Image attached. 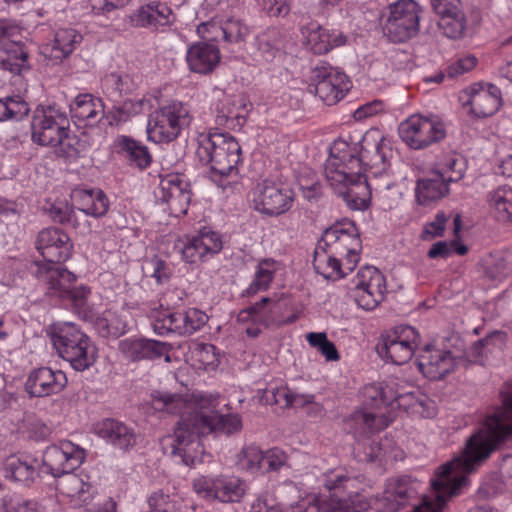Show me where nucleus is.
Segmentation results:
<instances>
[{"mask_svg": "<svg viewBox=\"0 0 512 512\" xmlns=\"http://www.w3.org/2000/svg\"><path fill=\"white\" fill-rule=\"evenodd\" d=\"M152 406L159 411L170 414L181 413L174 430L171 444V454L178 457L186 466H195L203 461V447L199 437L210 433L231 435L242 428V421L238 414H219L214 400L202 399L195 408L187 406L181 396L168 392L156 391L152 393Z\"/></svg>", "mask_w": 512, "mask_h": 512, "instance_id": "1", "label": "nucleus"}, {"mask_svg": "<svg viewBox=\"0 0 512 512\" xmlns=\"http://www.w3.org/2000/svg\"><path fill=\"white\" fill-rule=\"evenodd\" d=\"M368 144V137L365 136L358 154L346 142H336L325 163L328 183L352 210H365L369 206L370 191L363 166L384 165L390 151L382 140L374 141L373 151L368 149Z\"/></svg>", "mask_w": 512, "mask_h": 512, "instance_id": "2", "label": "nucleus"}, {"mask_svg": "<svg viewBox=\"0 0 512 512\" xmlns=\"http://www.w3.org/2000/svg\"><path fill=\"white\" fill-rule=\"evenodd\" d=\"M241 155L240 144L228 133L210 131L198 137L196 156L200 162L209 165L214 174H237Z\"/></svg>", "mask_w": 512, "mask_h": 512, "instance_id": "3", "label": "nucleus"}, {"mask_svg": "<svg viewBox=\"0 0 512 512\" xmlns=\"http://www.w3.org/2000/svg\"><path fill=\"white\" fill-rule=\"evenodd\" d=\"M51 340L59 356L75 371H85L96 361V347L73 323L67 322L55 328Z\"/></svg>", "mask_w": 512, "mask_h": 512, "instance_id": "4", "label": "nucleus"}, {"mask_svg": "<svg viewBox=\"0 0 512 512\" xmlns=\"http://www.w3.org/2000/svg\"><path fill=\"white\" fill-rule=\"evenodd\" d=\"M36 277L45 285L46 294L69 300L76 308H84L90 290L84 286L75 287L76 276L59 264H38Z\"/></svg>", "mask_w": 512, "mask_h": 512, "instance_id": "5", "label": "nucleus"}, {"mask_svg": "<svg viewBox=\"0 0 512 512\" xmlns=\"http://www.w3.org/2000/svg\"><path fill=\"white\" fill-rule=\"evenodd\" d=\"M318 243L333 255L344 258V269L348 272L357 266L362 244L352 221L344 220L327 228Z\"/></svg>", "mask_w": 512, "mask_h": 512, "instance_id": "6", "label": "nucleus"}, {"mask_svg": "<svg viewBox=\"0 0 512 512\" xmlns=\"http://www.w3.org/2000/svg\"><path fill=\"white\" fill-rule=\"evenodd\" d=\"M383 31L389 41L405 43L418 35L423 12L414 0H397L388 6Z\"/></svg>", "mask_w": 512, "mask_h": 512, "instance_id": "7", "label": "nucleus"}, {"mask_svg": "<svg viewBox=\"0 0 512 512\" xmlns=\"http://www.w3.org/2000/svg\"><path fill=\"white\" fill-rule=\"evenodd\" d=\"M191 115L186 105L174 102L151 114L147 134L155 143H169L175 140L183 127L191 122Z\"/></svg>", "mask_w": 512, "mask_h": 512, "instance_id": "8", "label": "nucleus"}, {"mask_svg": "<svg viewBox=\"0 0 512 512\" xmlns=\"http://www.w3.org/2000/svg\"><path fill=\"white\" fill-rule=\"evenodd\" d=\"M193 489L207 500L236 503L245 495L246 483L236 476H201L193 481Z\"/></svg>", "mask_w": 512, "mask_h": 512, "instance_id": "9", "label": "nucleus"}, {"mask_svg": "<svg viewBox=\"0 0 512 512\" xmlns=\"http://www.w3.org/2000/svg\"><path fill=\"white\" fill-rule=\"evenodd\" d=\"M323 484L327 490L333 491L331 497L343 512H349L350 509L358 512L368 507L367 501L359 492L361 481L358 477L349 476L343 471H335L325 476Z\"/></svg>", "mask_w": 512, "mask_h": 512, "instance_id": "10", "label": "nucleus"}, {"mask_svg": "<svg viewBox=\"0 0 512 512\" xmlns=\"http://www.w3.org/2000/svg\"><path fill=\"white\" fill-rule=\"evenodd\" d=\"M295 199L294 191L270 180L259 183L254 192L255 209L263 215L279 216L289 211Z\"/></svg>", "mask_w": 512, "mask_h": 512, "instance_id": "11", "label": "nucleus"}, {"mask_svg": "<svg viewBox=\"0 0 512 512\" xmlns=\"http://www.w3.org/2000/svg\"><path fill=\"white\" fill-rule=\"evenodd\" d=\"M399 134L413 149H423L446 136L444 125L431 118L412 115L399 126Z\"/></svg>", "mask_w": 512, "mask_h": 512, "instance_id": "12", "label": "nucleus"}, {"mask_svg": "<svg viewBox=\"0 0 512 512\" xmlns=\"http://www.w3.org/2000/svg\"><path fill=\"white\" fill-rule=\"evenodd\" d=\"M418 333L411 326H399L382 336L377 345L380 357L396 365L407 363L417 346Z\"/></svg>", "mask_w": 512, "mask_h": 512, "instance_id": "13", "label": "nucleus"}, {"mask_svg": "<svg viewBox=\"0 0 512 512\" xmlns=\"http://www.w3.org/2000/svg\"><path fill=\"white\" fill-rule=\"evenodd\" d=\"M68 126L66 114L54 106L37 109L31 121L32 140L41 146H55Z\"/></svg>", "mask_w": 512, "mask_h": 512, "instance_id": "14", "label": "nucleus"}, {"mask_svg": "<svg viewBox=\"0 0 512 512\" xmlns=\"http://www.w3.org/2000/svg\"><path fill=\"white\" fill-rule=\"evenodd\" d=\"M312 84L315 94L327 105H334L350 89L346 74L328 64L317 66L312 71Z\"/></svg>", "mask_w": 512, "mask_h": 512, "instance_id": "15", "label": "nucleus"}, {"mask_svg": "<svg viewBox=\"0 0 512 512\" xmlns=\"http://www.w3.org/2000/svg\"><path fill=\"white\" fill-rule=\"evenodd\" d=\"M357 277L359 280L350 291L351 297L364 310H373L385 298V278L375 267L361 269Z\"/></svg>", "mask_w": 512, "mask_h": 512, "instance_id": "16", "label": "nucleus"}, {"mask_svg": "<svg viewBox=\"0 0 512 512\" xmlns=\"http://www.w3.org/2000/svg\"><path fill=\"white\" fill-rule=\"evenodd\" d=\"M85 459V452L70 441L51 445L43 453L44 472L60 477L78 468Z\"/></svg>", "mask_w": 512, "mask_h": 512, "instance_id": "17", "label": "nucleus"}, {"mask_svg": "<svg viewBox=\"0 0 512 512\" xmlns=\"http://www.w3.org/2000/svg\"><path fill=\"white\" fill-rule=\"evenodd\" d=\"M157 199L166 203L171 214H186L191 201L189 183L181 174H167L159 183Z\"/></svg>", "mask_w": 512, "mask_h": 512, "instance_id": "18", "label": "nucleus"}, {"mask_svg": "<svg viewBox=\"0 0 512 512\" xmlns=\"http://www.w3.org/2000/svg\"><path fill=\"white\" fill-rule=\"evenodd\" d=\"M35 247L46 264H59L70 258L73 245L65 232L50 227L38 233Z\"/></svg>", "mask_w": 512, "mask_h": 512, "instance_id": "19", "label": "nucleus"}, {"mask_svg": "<svg viewBox=\"0 0 512 512\" xmlns=\"http://www.w3.org/2000/svg\"><path fill=\"white\" fill-rule=\"evenodd\" d=\"M459 361L448 350L426 345L418 357V368L423 375L433 381L441 380L451 373Z\"/></svg>", "mask_w": 512, "mask_h": 512, "instance_id": "20", "label": "nucleus"}, {"mask_svg": "<svg viewBox=\"0 0 512 512\" xmlns=\"http://www.w3.org/2000/svg\"><path fill=\"white\" fill-rule=\"evenodd\" d=\"M222 248L223 242L220 235L204 228L197 235L187 238L180 250L183 259L193 264L206 261L209 257L218 254Z\"/></svg>", "mask_w": 512, "mask_h": 512, "instance_id": "21", "label": "nucleus"}, {"mask_svg": "<svg viewBox=\"0 0 512 512\" xmlns=\"http://www.w3.org/2000/svg\"><path fill=\"white\" fill-rule=\"evenodd\" d=\"M175 22L172 9L162 2L152 1L139 6L129 15V23L136 28L164 30Z\"/></svg>", "mask_w": 512, "mask_h": 512, "instance_id": "22", "label": "nucleus"}, {"mask_svg": "<svg viewBox=\"0 0 512 512\" xmlns=\"http://www.w3.org/2000/svg\"><path fill=\"white\" fill-rule=\"evenodd\" d=\"M250 106L242 95L223 94L215 106L216 124L230 129L241 128L246 122Z\"/></svg>", "mask_w": 512, "mask_h": 512, "instance_id": "23", "label": "nucleus"}, {"mask_svg": "<svg viewBox=\"0 0 512 512\" xmlns=\"http://www.w3.org/2000/svg\"><path fill=\"white\" fill-rule=\"evenodd\" d=\"M119 350L125 358L131 361L153 360L165 357V361L169 362L171 345L166 342L145 338H127L119 342Z\"/></svg>", "mask_w": 512, "mask_h": 512, "instance_id": "24", "label": "nucleus"}, {"mask_svg": "<svg viewBox=\"0 0 512 512\" xmlns=\"http://www.w3.org/2000/svg\"><path fill=\"white\" fill-rule=\"evenodd\" d=\"M66 385L67 377L64 372L41 367L30 373L25 389L32 397H45L59 393Z\"/></svg>", "mask_w": 512, "mask_h": 512, "instance_id": "25", "label": "nucleus"}, {"mask_svg": "<svg viewBox=\"0 0 512 512\" xmlns=\"http://www.w3.org/2000/svg\"><path fill=\"white\" fill-rule=\"evenodd\" d=\"M469 95L467 104L478 118L494 115L501 106V92L493 84H474L466 89Z\"/></svg>", "mask_w": 512, "mask_h": 512, "instance_id": "26", "label": "nucleus"}, {"mask_svg": "<svg viewBox=\"0 0 512 512\" xmlns=\"http://www.w3.org/2000/svg\"><path fill=\"white\" fill-rule=\"evenodd\" d=\"M93 430L99 438L123 451L131 449L137 443L134 429L116 419H103L94 425Z\"/></svg>", "mask_w": 512, "mask_h": 512, "instance_id": "27", "label": "nucleus"}, {"mask_svg": "<svg viewBox=\"0 0 512 512\" xmlns=\"http://www.w3.org/2000/svg\"><path fill=\"white\" fill-rule=\"evenodd\" d=\"M392 419L385 413H378L367 409L352 412L345 420L346 429L355 437L366 436L386 428Z\"/></svg>", "mask_w": 512, "mask_h": 512, "instance_id": "28", "label": "nucleus"}, {"mask_svg": "<svg viewBox=\"0 0 512 512\" xmlns=\"http://www.w3.org/2000/svg\"><path fill=\"white\" fill-rule=\"evenodd\" d=\"M186 60L192 72L206 75L219 65L221 53L216 44L197 42L188 48Z\"/></svg>", "mask_w": 512, "mask_h": 512, "instance_id": "29", "label": "nucleus"}, {"mask_svg": "<svg viewBox=\"0 0 512 512\" xmlns=\"http://www.w3.org/2000/svg\"><path fill=\"white\" fill-rule=\"evenodd\" d=\"M82 40V35L73 28H62L56 31L54 40L42 47L41 53L53 64L60 63L68 57Z\"/></svg>", "mask_w": 512, "mask_h": 512, "instance_id": "30", "label": "nucleus"}, {"mask_svg": "<svg viewBox=\"0 0 512 512\" xmlns=\"http://www.w3.org/2000/svg\"><path fill=\"white\" fill-rule=\"evenodd\" d=\"M77 209L92 217H102L109 208V200L100 189H77L72 193Z\"/></svg>", "mask_w": 512, "mask_h": 512, "instance_id": "31", "label": "nucleus"}, {"mask_svg": "<svg viewBox=\"0 0 512 512\" xmlns=\"http://www.w3.org/2000/svg\"><path fill=\"white\" fill-rule=\"evenodd\" d=\"M253 45L260 60L271 62L284 48V35L278 27L271 26L255 36Z\"/></svg>", "mask_w": 512, "mask_h": 512, "instance_id": "32", "label": "nucleus"}, {"mask_svg": "<svg viewBox=\"0 0 512 512\" xmlns=\"http://www.w3.org/2000/svg\"><path fill=\"white\" fill-rule=\"evenodd\" d=\"M415 482L410 477L402 476L390 481L384 491L388 509L396 511L416 497Z\"/></svg>", "mask_w": 512, "mask_h": 512, "instance_id": "33", "label": "nucleus"}, {"mask_svg": "<svg viewBox=\"0 0 512 512\" xmlns=\"http://www.w3.org/2000/svg\"><path fill=\"white\" fill-rule=\"evenodd\" d=\"M449 183L433 170L430 176L417 180L415 189L417 202L427 205L445 197L449 193Z\"/></svg>", "mask_w": 512, "mask_h": 512, "instance_id": "34", "label": "nucleus"}, {"mask_svg": "<svg viewBox=\"0 0 512 512\" xmlns=\"http://www.w3.org/2000/svg\"><path fill=\"white\" fill-rule=\"evenodd\" d=\"M58 482L57 488L63 495L71 499L74 506L86 505L92 499V487L82 477L72 472L63 475Z\"/></svg>", "mask_w": 512, "mask_h": 512, "instance_id": "35", "label": "nucleus"}, {"mask_svg": "<svg viewBox=\"0 0 512 512\" xmlns=\"http://www.w3.org/2000/svg\"><path fill=\"white\" fill-rule=\"evenodd\" d=\"M312 264L316 273L325 279L337 280L347 274L342 268L341 258L321 247L320 243H317L315 248Z\"/></svg>", "mask_w": 512, "mask_h": 512, "instance_id": "36", "label": "nucleus"}, {"mask_svg": "<svg viewBox=\"0 0 512 512\" xmlns=\"http://www.w3.org/2000/svg\"><path fill=\"white\" fill-rule=\"evenodd\" d=\"M503 341L501 332H493L490 335L474 342L458 361H466L470 364L484 365L488 359V355L493 353Z\"/></svg>", "mask_w": 512, "mask_h": 512, "instance_id": "37", "label": "nucleus"}, {"mask_svg": "<svg viewBox=\"0 0 512 512\" xmlns=\"http://www.w3.org/2000/svg\"><path fill=\"white\" fill-rule=\"evenodd\" d=\"M307 43L314 54H326L334 47L346 43V36L341 32H329L321 26L311 28L306 36Z\"/></svg>", "mask_w": 512, "mask_h": 512, "instance_id": "38", "label": "nucleus"}, {"mask_svg": "<svg viewBox=\"0 0 512 512\" xmlns=\"http://www.w3.org/2000/svg\"><path fill=\"white\" fill-rule=\"evenodd\" d=\"M103 112L101 100L91 94L78 95L70 104L71 117L78 122L93 123Z\"/></svg>", "mask_w": 512, "mask_h": 512, "instance_id": "39", "label": "nucleus"}, {"mask_svg": "<svg viewBox=\"0 0 512 512\" xmlns=\"http://www.w3.org/2000/svg\"><path fill=\"white\" fill-rule=\"evenodd\" d=\"M119 153L130 163L139 169L147 168L151 163V155L148 148L128 136H120L117 139Z\"/></svg>", "mask_w": 512, "mask_h": 512, "instance_id": "40", "label": "nucleus"}, {"mask_svg": "<svg viewBox=\"0 0 512 512\" xmlns=\"http://www.w3.org/2000/svg\"><path fill=\"white\" fill-rule=\"evenodd\" d=\"M278 269L279 265L274 259L260 260L256 266L253 281L245 290L244 295L251 297L258 292L268 290Z\"/></svg>", "mask_w": 512, "mask_h": 512, "instance_id": "41", "label": "nucleus"}, {"mask_svg": "<svg viewBox=\"0 0 512 512\" xmlns=\"http://www.w3.org/2000/svg\"><path fill=\"white\" fill-rule=\"evenodd\" d=\"M438 26L443 35L450 39H461L465 36L468 20L463 8L439 14Z\"/></svg>", "mask_w": 512, "mask_h": 512, "instance_id": "42", "label": "nucleus"}, {"mask_svg": "<svg viewBox=\"0 0 512 512\" xmlns=\"http://www.w3.org/2000/svg\"><path fill=\"white\" fill-rule=\"evenodd\" d=\"M466 161L463 156L456 153L445 154L438 158L434 171L447 182H457L464 176Z\"/></svg>", "mask_w": 512, "mask_h": 512, "instance_id": "43", "label": "nucleus"}, {"mask_svg": "<svg viewBox=\"0 0 512 512\" xmlns=\"http://www.w3.org/2000/svg\"><path fill=\"white\" fill-rule=\"evenodd\" d=\"M152 327L156 334L167 335L169 333H177L182 335L184 327L181 311L172 312L168 309L154 311L151 315Z\"/></svg>", "mask_w": 512, "mask_h": 512, "instance_id": "44", "label": "nucleus"}, {"mask_svg": "<svg viewBox=\"0 0 512 512\" xmlns=\"http://www.w3.org/2000/svg\"><path fill=\"white\" fill-rule=\"evenodd\" d=\"M103 85L108 95L114 99L129 95L137 88L133 75L126 72H111L107 74L103 79Z\"/></svg>", "mask_w": 512, "mask_h": 512, "instance_id": "45", "label": "nucleus"}, {"mask_svg": "<svg viewBox=\"0 0 512 512\" xmlns=\"http://www.w3.org/2000/svg\"><path fill=\"white\" fill-rule=\"evenodd\" d=\"M488 202L498 221H512V188L502 187L491 192Z\"/></svg>", "mask_w": 512, "mask_h": 512, "instance_id": "46", "label": "nucleus"}, {"mask_svg": "<svg viewBox=\"0 0 512 512\" xmlns=\"http://www.w3.org/2000/svg\"><path fill=\"white\" fill-rule=\"evenodd\" d=\"M267 404L282 406H299L304 403H310L313 396L299 395L292 392L288 387H278L265 391L264 395Z\"/></svg>", "mask_w": 512, "mask_h": 512, "instance_id": "47", "label": "nucleus"}, {"mask_svg": "<svg viewBox=\"0 0 512 512\" xmlns=\"http://www.w3.org/2000/svg\"><path fill=\"white\" fill-rule=\"evenodd\" d=\"M6 477L25 485L32 483L38 476L35 461L28 462L21 459H12L6 466Z\"/></svg>", "mask_w": 512, "mask_h": 512, "instance_id": "48", "label": "nucleus"}, {"mask_svg": "<svg viewBox=\"0 0 512 512\" xmlns=\"http://www.w3.org/2000/svg\"><path fill=\"white\" fill-rule=\"evenodd\" d=\"M483 276L491 281H502L511 272V268L500 254H489L482 259Z\"/></svg>", "mask_w": 512, "mask_h": 512, "instance_id": "49", "label": "nucleus"}, {"mask_svg": "<svg viewBox=\"0 0 512 512\" xmlns=\"http://www.w3.org/2000/svg\"><path fill=\"white\" fill-rule=\"evenodd\" d=\"M263 451L255 444L244 446L237 455V465L249 473H261Z\"/></svg>", "mask_w": 512, "mask_h": 512, "instance_id": "50", "label": "nucleus"}, {"mask_svg": "<svg viewBox=\"0 0 512 512\" xmlns=\"http://www.w3.org/2000/svg\"><path fill=\"white\" fill-rule=\"evenodd\" d=\"M294 512H343L340 506L335 505L333 497L329 499L320 496H310L298 503Z\"/></svg>", "mask_w": 512, "mask_h": 512, "instance_id": "51", "label": "nucleus"}, {"mask_svg": "<svg viewBox=\"0 0 512 512\" xmlns=\"http://www.w3.org/2000/svg\"><path fill=\"white\" fill-rule=\"evenodd\" d=\"M4 512H43L37 502L18 494H8L2 499Z\"/></svg>", "mask_w": 512, "mask_h": 512, "instance_id": "52", "label": "nucleus"}, {"mask_svg": "<svg viewBox=\"0 0 512 512\" xmlns=\"http://www.w3.org/2000/svg\"><path fill=\"white\" fill-rule=\"evenodd\" d=\"M308 343L319 350L327 361H337L339 353L333 342L329 341L325 333L310 332L306 336Z\"/></svg>", "mask_w": 512, "mask_h": 512, "instance_id": "53", "label": "nucleus"}, {"mask_svg": "<svg viewBox=\"0 0 512 512\" xmlns=\"http://www.w3.org/2000/svg\"><path fill=\"white\" fill-rule=\"evenodd\" d=\"M223 40L228 43L245 41L249 35L248 26L240 19L230 18L222 24Z\"/></svg>", "mask_w": 512, "mask_h": 512, "instance_id": "54", "label": "nucleus"}, {"mask_svg": "<svg viewBox=\"0 0 512 512\" xmlns=\"http://www.w3.org/2000/svg\"><path fill=\"white\" fill-rule=\"evenodd\" d=\"M183 320L182 335H192L200 330L208 321V316L201 310L190 308L181 311Z\"/></svg>", "mask_w": 512, "mask_h": 512, "instance_id": "55", "label": "nucleus"}, {"mask_svg": "<svg viewBox=\"0 0 512 512\" xmlns=\"http://www.w3.org/2000/svg\"><path fill=\"white\" fill-rule=\"evenodd\" d=\"M378 387L380 388V395L382 396L384 407L406 405V398H413L412 392H398L394 381L378 384Z\"/></svg>", "mask_w": 512, "mask_h": 512, "instance_id": "56", "label": "nucleus"}, {"mask_svg": "<svg viewBox=\"0 0 512 512\" xmlns=\"http://www.w3.org/2000/svg\"><path fill=\"white\" fill-rule=\"evenodd\" d=\"M413 393V398H406V405H397L399 408L411 409L414 412L422 414L424 417H433L435 415V405L426 395H417Z\"/></svg>", "mask_w": 512, "mask_h": 512, "instance_id": "57", "label": "nucleus"}, {"mask_svg": "<svg viewBox=\"0 0 512 512\" xmlns=\"http://www.w3.org/2000/svg\"><path fill=\"white\" fill-rule=\"evenodd\" d=\"M287 463V455L279 448H271L263 452L261 473L280 470Z\"/></svg>", "mask_w": 512, "mask_h": 512, "instance_id": "58", "label": "nucleus"}, {"mask_svg": "<svg viewBox=\"0 0 512 512\" xmlns=\"http://www.w3.org/2000/svg\"><path fill=\"white\" fill-rule=\"evenodd\" d=\"M148 512H176L177 501L163 492H155L148 498Z\"/></svg>", "mask_w": 512, "mask_h": 512, "instance_id": "59", "label": "nucleus"}, {"mask_svg": "<svg viewBox=\"0 0 512 512\" xmlns=\"http://www.w3.org/2000/svg\"><path fill=\"white\" fill-rule=\"evenodd\" d=\"M253 316V320L261 323V317L264 315L275 316L279 310V300L270 297H263L259 302L247 307Z\"/></svg>", "mask_w": 512, "mask_h": 512, "instance_id": "60", "label": "nucleus"}, {"mask_svg": "<svg viewBox=\"0 0 512 512\" xmlns=\"http://www.w3.org/2000/svg\"><path fill=\"white\" fill-rule=\"evenodd\" d=\"M259 5L272 18L285 17L291 10V0H259Z\"/></svg>", "mask_w": 512, "mask_h": 512, "instance_id": "61", "label": "nucleus"}, {"mask_svg": "<svg viewBox=\"0 0 512 512\" xmlns=\"http://www.w3.org/2000/svg\"><path fill=\"white\" fill-rule=\"evenodd\" d=\"M47 214L54 222L67 224L73 220L74 209L67 203L58 202L51 204L50 207L47 208Z\"/></svg>", "mask_w": 512, "mask_h": 512, "instance_id": "62", "label": "nucleus"}, {"mask_svg": "<svg viewBox=\"0 0 512 512\" xmlns=\"http://www.w3.org/2000/svg\"><path fill=\"white\" fill-rule=\"evenodd\" d=\"M196 32L200 38L207 43L217 42L220 37L223 38L222 25L215 21L203 22L197 26Z\"/></svg>", "mask_w": 512, "mask_h": 512, "instance_id": "63", "label": "nucleus"}, {"mask_svg": "<svg viewBox=\"0 0 512 512\" xmlns=\"http://www.w3.org/2000/svg\"><path fill=\"white\" fill-rule=\"evenodd\" d=\"M447 216L444 212H438L435 215V218L433 221L427 223L424 226L423 232H422V238L425 240L432 239L435 237H441L444 234L446 223H447Z\"/></svg>", "mask_w": 512, "mask_h": 512, "instance_id": "64", "label": "nucleus"}]
</instances>
